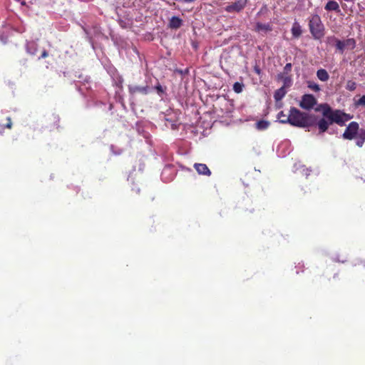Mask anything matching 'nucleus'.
Instances as JSON below:
<instances>
[{"mask_svg": "<svg viewBox=\"0 0 365 365\" xmlns=\"http://www.w3.org/2000/svg\"><path fill=\"white\" fill-rule=\"evenodd\" d=\"M323 118H320L317 123L319 133L326 132L329 126L333 123H336L340 126L345 125L346 122L353 118V115L345 113L342 110H333L328 104H321Z\"/></svg>", "mask_w": 365, "mask_h": 365, "instance_id": "f257e3e1", "label": "nucleus"}, {"mask_svg": "<svg viewBox=\"0 0 365 365\" xmlns=\"http://www.w3.org/2000/svg\"><path fill=\"white\" fill-rule=\"evenodd\" d=\"M315 115L302 112L295 107H291L288 117L281 120V123H289L298 128H308L315 123Z\"/></svg>", "mask_w": 365, "mask_h": 365, "instance_id": "f03ea898", "label": "nucleus"}, {"mask_svg": "<svg viewBox=\"0 0 365 365\" xmlns=\"http://www.w3.org/2000/svg\"><path fill=\"white\" fill-rule=\"evenodd\" d=\"M309 28L314 39H321L324 35V26L318 14H313L309 19Z\"/></svg>", "mask_w": 365, "mask_h": 365, "instance_id": "7ed1b4c3", "label": "nucleus"}, {"mask_svg": "<svg viewBox=\"0 0 365 365\" xmlns=\"http://www.w3.org/2000/svg\"><path fill=\"white\" fill-rule=\"evenodd\" d=\"M359 131V125L356 121L351 122L346 128L342 138L345 140H351L354 139Z\"/></svg>", "mask_w": 365, "mask_h": 365, "instance_id": "20e7f679", "label": "nucleus"}, {"mask_svg": "<svg viewBox=\"0 0 365 365\" xmlns=\"http://www.w3.org/2000/svg\"><path fill=\"white\" fill-rule=\"evenodd\" d=\"M317 99L313 95L304 94L302 97V101L299 103V106L303 109L310 110L317 104Z\"/></svg>", "mask_w": 365, "mask_h": 365, "instance_id": "39448f33", "label": "nucleus"}, {"mask_svg": "<svg viewBox=\"0 0 365 365\" xmlns=\"http://www.w3.org/2000/svg\"><path fill=\"white\" fill-rule=\"evenodd\" d=\"M247 0H238L227 5L225 10L230 13L240 12L246 6Z\"/></svg>", "mask_w": 365, "mask_h": 365, "instance_id": "423d86ee", "label": "nucleus"}, {"mask_svg": "<svg viewBox=\"0 0 365 365\" xmlns=\"http://www.w3.org/2000/svg\"><path fill=\"white\" fill-rule=\"evenodd\" d=\"M129 93L132 96H135L138 93L142 95H147L150 91V88L148 86H128Z\"/></svg>", "mask_w": 365, "mask_h": 365, "instance_id": "0eeeda50", "label": "nucleus"}, {"mask_svg": "<svg viewBox=\"0 0 365 365\" xmlns=\"http://www.w3.org/2000/svg\"><path fill=\"white\" fill-rule=\"evenodd\" d=\"M194 168L199 175H204L207 176H210L211 175V171L210 170L206 164L195 163Z\"/></svg>", "mask_w": 365, "mask_h": 365, "instance_id": "6e6552de", "label": "nucleus"}, {"mask_svg": "<svg viewBox=\"0 0 365 365\" xmlns=\"http://www.w3.org/2000/svg\"><path fill=\"white\" fill-rule=\"evenodd\" d=\"M324 9L327 11H335L336 13L341 11L339 4L334 0H329L324 6Z\"/></svg>", "mask_w": 365, "mask_h": 365, "instance_id": "1a4fd4ad", "label": "nucleus"}, {"mask_svg": "<svg viewBox=\"0 0 365 365\" xmlns=\"http://www.w3.org/2000/svg\"><path fill=\"white\" fill-rule=\"evenodd\" d=\"M328 41L329 43L334 42L336 48L340 52V53H344V49L346 48L344 41H341L336 38L335 36L329 37Z\"/></svg>", "mask_w": 365, "mask_h": 365, "instance_id": "9d476101", "label": "nucleus"}, {"mask_svg": "<svg viewBox=\"0 0 365 365\" xmlns=\"http://www.w3.org/2000/svg\"><path fill=\"white\" fill-rule=\"evenodd\" d=\"M182 25V20L178 16H173L169 22V27L173 29H178Z\"/></svg>", "mask_w": 365, "mask_h": 365, "instance_id": "9b49d317", "label": "nucleus"}, {"mask_svg": "<svg viewBox=\"0 0 365 365\" xmlns=\"http://www.w3.org/2000/svg\"><path fill=\"white\" fill-rule=\"evenodd\" d=\"M291 31L294 38H297L301 36L302 34V30L301 26L297 21L294 22Z\"/></svg>", "mask_w": 365, "mask_h": 365, "instance_id": "f8f14e48", "label": "nucleus"}, {"mask_svg": "<svg viewBox=\"0 0 365 365\" xmlns=\"http://www.w3.org/2000/svg\"><path fill=\"white\" fill-rule=\"evenodd\" d=\"M26 50L31 55H36L38 52V43L34 41L28 42L26 45Z\"/></svg>", "mask_w": 365, "mask_h": 365, "instance_id": "ddd939ff", "label": "nucleus"}, {"mask_svg": "<svg viewBox=\"0 0 365 365\" xmlns=\"http://www.w3.org/2000/svg\"><path fill=\"white\" fill-rule=\"evenodd\" d=\"M286 93H287L286 89L284 88V86H282V87L279 88V89H277V91H275L274 94V98L276 101H281L284 97Z\"/></svg>", "mask_w": 365, "mask_h": 365, "instance_id": "4468645a", "label": "nucleus"}, {"mask_svg": "<svg viewBox=\"0 0 365 365\" xmlns=\"http://www.w3.org/2000/svg\"><path fill=\"white\" fill-rule=\"evenodd\" d=\"M317 76L322 81H327L329 78L328 72L324 68H320L317 71Z\"/></svg>", "mask_w": 365, "mask_h": 365, "instance_id": "2eb2a0df", "label": "nucleus"}, {"mask_svg": "<svg viewBox=\"0 0 365 365\" xmlns=\"http://www.w3.org/2000/svg\"><path fill=\"white\" fill-rule=\"evenodd\" d=\"M255 30L257 31H270L272 30V28L271 26V25L269 24H262V23H257L256 24V29Z\"/></svg>", "mask_w": 365, "mask_h": 365, "instance_id": "dca6fc26", "label": "nucleus"}, {"mask_svg": "<svg viewBox=\"0 0 365 365\" xmlns=\"http://www.w3.org/2000/svg\"><path fill=\"white\" fill-rule=\"evenodd\" d=\"M269 125V123L266 120H259L256 123V127L259 130H264L267 129Z\"/></svg>", "mask_w": 365, "mask_h": 365, "instance_id": "f3484780", "label": "nucleus"}, {"mask_svg": "<svg viewBox=\"0 0 365 365\" xmlns=\"http://www.w3.org/2000/svg\"><path fill=\"white\" fill-rule=\"evenodd\" d=\"M356 86H357V84L355 81L349 80L346 82V89L349 91H354V90H356Z\"/></svg>", "mask_w": 365, "mask_h": 365, "instance_id": "a211bd4d", "label": "nucleus"}, {"mask_svg": "<svg viewBox=\"0 0 365 365\" xmlns=\"http://www.w3.org/2000/svg\"><path fill=\"white\" fill-rule=\"evenodd\" d=\"M278 76H279V78H280L283 80V82H284L283 86H284V88L286 87L290 86L291 83H292L290 76H284L282 74H279Z\"/></svg>", "mask_w": 365, "mask_h": 365, "instance_id": "6ab92c4d", "label": "nucleus"}, {"mask_svg": "<svg viewBox=\"0 0 365 365\" xmlns=\"http://www.w3.org/2000/svg\"><path fill=\"white\" fill-rule=\"evenodd\" d=\"M307 86L309 88H310L311 90L315 91V92H318L320 91L319 86L314 81H308Z\"/></svg>", "mask_w": 365, "mask_h": 365, "instance_id": "aec40b11", "label": "nucleus"}, {"mask_svg": "<svg viewBox=\"0 0 365 365\" xmlns=\"http://www.w3.org/2000/svg\"><path fill=\"white\" fill-rule=\"evenodd\" d=\"M345 47H349L350 48H354L356 46V41L354 38H348L344 41Z\"/></svg>", "mask_w": 365, "mask_h": 365, "instance_id": "412c9836", "label": "nucleus"}, {"mask_svg": "<svg viewBox=\"0 0 365 365\" xmlns=\"http://www.w3.org/2000/svg\"><path fill=\"white\" fill-rule=\"evenodd\" d=\"M233 90L237 93H241L242 91V84H241L238 82L235 83L233 85Z\"/></svg>", "mask_w": 365, "mask_h": 365, "instance_id": "4be33fe9", "label": "nucleus"}, {"mask_svg": "<svg viewBox=\"0 0 365 365\" xmlns=\"http://www.w3.org/2000/svg\"><path fill=\"white\" fill-rule=\"evenodd\" d=\"M7 123L6 124H0L1 128H6L11 129L12 128V122L10 117L6 118Z\"/></svg>", "mask_w": 365, "mask_h": 365, "instance_id": "5701e85b", "label": "nucleus"}, {"mask_svg": "<svg viewBox=\"0 0 365 365\" xmlns=\"http://www.w3.org/2000/svg\"><path fill=\"white\" fill-rule=\"evenodd\" d=\"M155 89L157 91V93L160 96H161L162 94H163L165 93V89L163 88V86L160 83H158V85H156L155 86Z\"/></svg>", "mask_w": 365, "mask_h": 365, "instance_id": "b1692460", "label": "nucleus"}, {"mask_svg": "<svg viewBox=\"0 0 365 365\" xmlns=\"http://www.w3.org/2000/svg\"><path fill=\"white\" fill-rule=\"evenodd\" d=\"M292 65L291 63H287L284 67V73L288 74L292 71Z\"/></svg>", "mask_w": 365, "mask_h": 365, "instance_id": "393cba45", "label": "nucleus"}, {"mask_svg": "<svg viewBox=\"0 0 365 365\" xmlns=\"http://www.w3.org/2000/svg\"><path fill=\"white\" fill-rule=\"evenodd\" d=\"M356 106H363L365 107V95L362 96L356 103Z\"/></svg>", "mask_w": 365, "mask_h": 365, "instance_id": "a878e982", "label": "nucleus"}, {"mask_svg": "<svg viewBox=\"0 0 365 365\" xmlns=\"http://www.w3.org/2000/svg\"><path fill=\"white\" fill-rule=\"evenodd\" d=\"M356 137L362 138L364 140H365V129L359 128V131L357 133Z\"/></svg>", "mask_w": 365, "mask_h": 365, "instance_id": "bb28decb", "label": "nucleus"}, {"mask_svg": "<svg viewBox=\"0 0 365 365\" xmlns=\"http://www.w3.org/2000/svg\"><path fill=\"white\" fill-rule=\"evenodd\" d=\"M355 138L356 139V145L358 147L361 148L364 145L365 140H364L362 138H360L359 137H356Z\"/></svg>", "mask_w": 365, "mask_h": 365, "instance_id": "cd10ccee", "label": "nucleus"}, {"mask_svg": "<svg viewBox=\"0 0 365 365\" xmlns=\"http://www.w3.org/2000/svg\"><path fill=\"white\" fill-rule=\"evenodd\" d=\"M287 117L288 115H285L283 111H280L277 115V119L279 123H281L282 120H284V118Z\"/></svg>", "mask_w": 365, "mask_h": 365, "instance_id": "c85d7f7f", "label": "nucleus"}, {"mask_svg": "<svg viewBox=\"0 0 365 365\" xmlns=\"http://www.w3.org/2000/svg\"><path fill=\"white\" fill-rule=\"evenodd\" d=\"M48 52L46 51V50L43 49L41 52V56L38 57V59L45 58L46 57H48Z\"/></svg>", "mask_w": 365, "mask_h": 365, "instance_id": "c756f323", "label": "nucleus"}, {"mask_svg": "<svg viewBox=\"0 0 365 365\" xmlns=\"http://www.w3.org/2000/svg\"><path fill=\"white\" fill-rule=\"evenodd\" d=\"M16 1H19V2H21V4L22 5H25L26 4L25 0H16Z\"/></svg>", "mask_w": 365, "mask_h": 365, "instance_id": "7c9ffc66", "label": "nucleus"}, {"mask_svg": "<svg viewBox=\"0 0 365 365\" xmlns=\"http://www.w3.org/2000/svg\"><path fill=\"white\" fill-rule=\"evenodd\" d=\"M195 0H182L183 2H186V3H189V2H192V1H195Z\"/></svg>", "mask_w": 365, "mask_h": 365, "instance_id": "2f4dec72", "label": "nucleus"}, {"mask_svg": "<svg viewBox=\"0 0 365 365\" xmlns=\"http://www.w3.org/2000/svg\"><path fill=\"white\" fill-rule=\"evenodd\" d=\"M255 70L256 73H257L258 74L260 73V70L259 68H255Z\"/></svg>", "mask_w": 365, "mask_h": 365, "instance_id": "473e14b6", "label": "nucleus"}]
</instances>
